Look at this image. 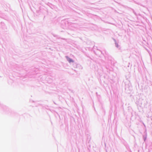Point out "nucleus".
<instances>
[{"mask_svg": "<svg viewBox=\"0 0 152 152\" xmlns=\"http://www.w3.org/2000/svg\"><path fill=\"white\" fill-rule=\"evenodd\" d=\"M69 62H71L73 61L71 59H69Z\"/></svg>", "mask_w": 152, "mask_h": 152, "instance_id": "obj_1", "label": "nucleus"}]
</instances>
